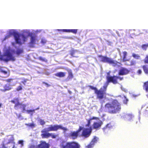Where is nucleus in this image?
<instances>
[{
    "label": "nucleus",
    "mask_w": 148,
    "mask_h": 148,
    "mask_svg": "<svg viewBox=\"0 0 148 148\" xmlns=\"http://www.w3.org/2000/svg\"><path fill=\"white\" fill-rule=\"evenodd\" d=\"M105 108L109 113L115 114L121 110V104L117 100L114 99L111 103H106L105 105Z\"/></svg>",
    "instance_id": "obj_1"
},
{
    "label": "nucleus",
    "mask_w": 148,
    "mask_h": 148,
    "mask_svg": "<svg viewBox=\"0 0 148 148\" xmlns=\"http://www.w3.org/2000/svg\"><path fill=\"white\" fill-rule=\"evenodd\" d=\"M98 57L100 58V61L101 62L108 63L111 64L112 66L115 67L118 66L120 63L116 60H114L113 59L108 57L106 56H104L102 55H99Z\"/></svg>",
    "instance_id": "obj_2"
},
{
    "label": "nucleus",
    "mask_w": 148,
    "mask_h": 148,
    "mask_svg": "<svg viewBox=\"0 0 148 148\" xmlns=\"http://www.w3.org/2000/svg\"><path fill=\"white\" fill-rule=\"evenodd\" d=\"M10 102L14 104V108L16 110H18L20 109L23 112L25 110L26 105L20 103L18 98H14L13 100H11Z\"/></svg>",
    "instance_id": "obj_3"
},
{
    "label": "nucleus",
    "mask_w": 148,
    "mask_h": 148,
    "mask_svg": "<svg viewBox=\"0 0 148 148\" xmlns=\"http://www.w3.org/2000/svg\"><path fill=\"white\" fill-rule=\"evenodd\" d=\"M107 86L104 85L99 90H97L95 93L96 95L97 98L99 99L104 98L106 95Z\"/></svg>",
    "instance_id": "obj_4"
},
{
    "label": "nucleus",
    "mask_w": 148,
    "mask_h": 148,
    "mask_svg": "<svg viewBox=\"0 0 148 148\" xmlns=\"http://www.w3.org/2000/svg\"><path fill=\"white\" fill-rule=\"evenodd\" d=\"M62 148H80V145L77 143L72 141L63 142L61 145Z\"/></svg>",
    "instance_id": "obj_5"
},
{
    "label": "nucleus",
    "mask_w": 148,
    "mask_h": 148,
    "mask_svg": "<svg viewBox=\"0 0 148 148\" xmlns=\"http://www.w3.org/2000/svg\"><path fill=\"white\" fill-rule=\"evenodd\" d=\"M13 136L11 135L8 140V142L6 143H3L2 144V148H14L15 143Z\"/></svg>",
    "instance_id": "obj_6"
},
{
    "label": "nucleus",
    "mask_w": 148,
    "mask_h": 148,
    "mask_svg": "<svg viewBox=\"0 0 148 148\" xmlns=\"http://www.w3.org/2000/svg\"><path fill=\"white\" fill-rule=\"evenodd\" d=\"M107 82L109 83L112 82L114 84L118 83L117 79H119L120 81L123 80V77H120L119 76L114 75L113 76H107L106 77Z\"/></svg>",
    "instance_id": "obj_7"
},
{
    "label": "nucleus",
    "mask_w": 148,
    "mask_h": 148,
    "mask_svg": "<svg viewBox=\"0 0 148 148\" xmlns=\"http://www.w3.org/2000/svg\"><path fill=\"white\" fill-rule=\"evenodd\" d=\"M1 59L3 61L7 62L9 61H14L15 59L12 54L8 52L2 55L1 57Z\"/></svg>",
    "instance_id": "obj_8"
},
{
    "label": "nucleus",
    "mask_w": 148,
    "mask_h": 148,
    "mask_svg": "<svg viewBox=\"0 0 148 148\" xmlns=\"http://www.w3.org/2000/svg\"><path fill=\"white\" fill-rule=\"evenodd\" d=\"M49 144L43 141H41L40 143L38 145L32 144L29 145L28 148H49Z\"/></svg>",
    "instance_id": "obj_9"
},
{
    "label": "nucleus",
    "mask_w": 148,
    "mask_h": 148,
    "mask_svg": "<svg viewBox=\"0 0 148 148\" xmlns=\"http://www.w3.org/2000/svg\"><path fill=\"white\" fill-rule=\"evenodd\" d=\"M92 127H90L89 128H84L80 136L85 138L88 137L90 135L92 131Z\"/></svg>",
    "instance_id": "obj_10"
},
{
    "label": "nucleus",
    "mask_w": 148,
    "mask_h": 148,
    "mask_svg": "<svg viewBox=\"0 0 148 148\" xmlns=\"http://www.w3.org/2000/svg\"><path fill=\"white\" fill-rule=\"evenodd\" d=\"M83 129V127L80 126L79 129L76 131L71 132L69 134V136L73 139H76L79 134L80 132Z\"/></svg>",
    "instance_id": "obj_11"
},
{
    "label": "nucleus",
    "mask_w": 148,
    "mask_h": 148,
    "mask_svg": "<svg viewBox=\"0 0 148 148\" xmlns=\"http://www.w3.org/2000/svg\"><path fill=\"white\" fill-rule=\"evenodd\" d=\"M130 70L125 67H121L119 70L118 74L120 75H124L128 74Z\"/></svg>",
    "instance_id": "obj_12"
},
{
    "label": "nucleus",
    "mask_w": 148,
    "mask_h": 148,
    "mask_svg": "<svg viewBox=\"0 0 148 148\" xmlns=\"http://www.w3.org/2000/svg\"><path fill=\"white\" fill-rule=\"evenodd\" d=\"M98 138L96 136H94L90 143L86 146L85 148H92L94 145L97 142Z\"/></svg>",
    "instance_id": "obj_13"
},
{
    "label": "nucleus",
    "mask_w": 148,
    "mask_h": 148,
    "mask_svg": "<svg viewBox=\"0 0 148 148\" xmlns=\"http://www.w3.org/2000/svg\"><path fill=\"white\" fill-rule=\"evenodd\" d=\"M46 129H44L41 131L42 134L41 136L42 138H47L51 136V134L48 132Z\"/></svg>",
    "instance_id": "obj_14"
},
{
    "label": "nucleus",
    "mask_w": 148,
    "mask_h": 148,
    "mask_svg": "<svg viewBox=\"0 0 148 148\" xmlns=\"http://www.w3.org/2000/svg\"><path fill=\"white\" fill-rule=\"evenodd\" d=\"M38 41V40L36 38V36H31V41L29 43L30 46L31 47H34V45L36 44V41Z\"/></svg>",
    "instance_id": "obj_15"
},
{
    "label": "nucleus",
    "mask_w": 148,
    "mask_h": 148,
    "mask_svg": "<svg viewBox=\"0 0 148 148\" xmlns=\"http://www.w3.org/2000/svg\"><path fill=\"white\" fill-rule=\"evenodd\" d=\"M14 36L16 43L20 45H21L22 43L21 40L20 38L19 34L18 33L15 32H14Z\"/></svg>",
    "instance_id": "obj_16"
},
{
    "label": "nucleus",
    "mask_w": 148,
    "mask_h": 148,
    "mask_svg": "<svg viewBox=\"0 0 148 148\" xmlns=\"http://www.w3.org/2000/svg\"><path fill=\"white\" fill-rule=\"evenodd\" d=\"M68 72V76L67 78L65 80L66 81H68L71 80L73 77V75L72 73L71 70H67Z\"/></svg>",
    "instance_id": "obj_17"
},
{
    "label": "nucleus",
    "mask_w": 148,
    "mask_h": 148,
    "mask_svg": "<svg viewBox=\"0 0 148 148\" xmlns=\"http://www.w3.org/2000/svg\"><path fill=\"white\" fill-rule=\"evenodd\" d=\"M12 52L14 53H16L17 55L19 56L23 53V51L22 48H18L16 49V51L12 50Z\"/></svg>",
    "instance_id": "obj_18"
},
{
    "label": "nucleus",
    "mask_w": 148,
    "mask_h": 148,
    "mask_svg": "<svg viewBox=\"0 0 148 148\" xmlns=\"http://www.w3.org/2000/svg\"><path fill=\"white\" fill-rule=\"evenodd\" d=\"M102 123L101 121L99 122H95L93 124V128L95 129H97L100 128L102 124Z\"/></svg>",
    "instance_id": "obj_19"
},
{
    "label": "nucleus",
    "mask_w": 148,
    "mask_h": 148,
    "mask_svg": "<svg viewBox=\"0 0 148 148\" xmlns=\"http://www.w3.org/2000/svg\"><path fill=\"white\" fill-rule=\"evenodd\" d=\"M123 56L122 57V61L123 62H125L129 60V59H127V52L126 51L123 52Z\"/></svg>",
    "instance_id": "obj_20"
},
{
    "label": "nucleus",
    "mask_w": 148,
    "mask_h": 148,
    "mask_svg": "<svg viewBox=\"0 0 148 148\" xmlns=\"http://www.w3.org/2000/svg\"><path fill=\"white\" fill-rule=\"evenodd\" d=\"M46 129V131L48 132L51 131H54L56 130V125H51L48 127L44 129Z\"/></svg>",
    "instance_id": "obj_21"
},
{
    "label": "nucleus",
    "mask_w": 148,
    "mask_h": 148,
    "mask_svg": "<svg viewBox=\"0 0 148 148\" xmlns=\"http://www.w3.org/2000/svg\"><path fill=\"white\" fill-rule=\"evenodd\" d=\"M143 88L146 92H148V80L144 83Z\"/></svg>",
    "instance_id": "obj_22"
},
{
    "label": "nucleus",
    "mask_w": 148,
    "mask_h": 148,
    "mask_svg": "<svg viewBox=\"0 0 148 148\" xmlns=\"http://www.w3.org/2000/svg\"><path fill=\"white\" fill-rule=\"evenodd\" d=\"M66 73L65 72H59L56 73V76L60 77H64L65 76Z\"/></svg>",
    "instance_id": "obj_23"
},
{
    "label": "nucleus",
    "mask_w": 148,
    "mask_h": 148,
    "mask_svg": "<svg viewBox=\"0 0 148 148\" xmlns=\"http://www.w3.org/2000/svg\"><path fill=\"white\" fill-rule=\"evenodd\" d=\"M142 68L143 69L144 73L148 74V66L147 65H144L142 66Z\"/></svg>",
    "instance_id": "obj_24"
},
{
    "label": "nucleus",
    "mask_w": 148,
    "mask_h": 148,
    "mask_svg": "<svg viewBox=\"0 0 148 148\" xmlns=\"http://www.w3.org/2000/svg\"><path fill=\"white\" fill-rule=\"evenodd\" d=\"M77 52V50L72 49L70 51V54L73 57L77 58V56H74L75 53Z\"/></svg>",
    "instance_id": "obj_25"
},
{
    "label": "nucleus",
    "mask_w": 148,
    "mask_h": 148,
    "mask_svg": "<svg viewBox=\"0 0 148 148\" xmlns=\"http://www.w3.org/2000/svg\"><path fill=\"white\" fill-rule=\"evenodd\" d=\"M25 125L28 127L31 128H33L36 126V124L33 122H32V123H26Z\"/></svg>",
    "instance_id": "obj_26"
},
{
    "label": "nucleus",
    "mask_w": 148,
    "mask_h": 148,
    "mask_svg": "<svg viewBox=\"0 0 148 148\" xmlns=\"http://www.w3.org/2000/svg\"><path fill=\"white\" fill-rule=\"evenodd\" d=\"M132 56L136 59L139 60L140 59V56L138 54L133 53Z\"/></svg>",
    "instance_id": "obj_27"
},
{
    "label": "nucleus",
    "mask_w": 148,
    "mask_h": 148,
    "mask_svg": "<svg viewBox=\"0 0 148 148\" xmlns=\"http://www.w3.org/2000/svg\"><path fill=\"white\" fill-rule=\"evenodd\" d=\"M4 88V89L5 91L10 90L12 88L10 84L5 85Z\"/></svg>",
    "instance_id": "obj_28"
},
{
    "label": "nucleus",
    "mask_w": 148,
    "mask_h": 148,
    "mask_svg": "<svg viewBox=\"0 0 148 148\" xmlns=\"http://www.w3.org/2000/svg\"><path fill=\"white\" fill-rule=\"evenodd\" d=\"M136 64V61L134 60H132L130 61V64H127L126 63L125 64L128 66H135Z\"/></svg>",
    "instance_id": "obj_29"
},
{
    "label": "nucleus",
    "mask_w": 148,
    "mask_h": 148,
    "mask_svg": "<svg viewBox=\"0 0 148 148\" xmlns=\"http://www.w3.org/2000/svg\"><path fill=\"white\" fill-rule=\"evenodd\" d=\"M109 125V124H108L106 127L103 128V131L105 133L107 132L109 130V127L108 126Z\"/></svg>",
    "instance_id": "obj_30"
},
{
    "label": "nucleus",
    "mask_w": 148,
    "mask_h": 148,
    "mask_svg": "<svg viewBox=\"0 0 148 148\" xmlns=\"http://www.w3.org/2000/svg\"><path fill=\"white\" fill-rule=\"evenodd\" d=\"M38 59L42 62H47V59L41 56H40L38 58Z\"/></svg>",
    "instance_id": "obj_31"
},
{
    "label": "nucleus",
    "mask_w": 148,
    "mask_h": 148,
    "mask_svg": "<svg viewBox=\"0 0 148 148\" xmlns=\"http://www.w3.org/2000/svg\"><path fill=\"white\" fill-rule=\"evenodd\" d=\"M145 106H142V109L143 110L144 113L145 114H148V107H147L146 109H145Z\"/></svg>",
    "instance_id": "obj_32"
},
{
    "label": "nucleus",
    "mask_w": 148,
    "mask_h": 148,
    "mask_svg": "<svg viewBox=\"0 0 148 148\" xmlns=\"http://www.w3.org/2000/svg\"><path fill=\"white\" fill-rule=\"evenodd\" d=\"M65 130L64 127H62L60 125H56V130Z\"/></svg>",
    "instance_id": "obj_33"
},
{
    "label": "nucleus",
    "mask_w": 148,
    "mask_h": 148,
    "mask_svg": "<svg viewBox=\"0 0 148 148\" xmlns=\"http://www.w3.org/2000/svg\"><path fill=\"white\" fill-rule=\"evenodd\" d=\"M126 117L128 119H132L134 117V116L132 114H128L127 115Z\"/></svg>",
    "instance_id": "obj_34"
},
{
    "label": "nucleus",
    "mask_w": 148,
    "mask_h": 148,
    "mask_svg": "<svg viewBox=\"0 0 148 148\" xmlns=\"http://www.w3.org/2000/svg\"><path fill=\"white\" fill-rule=\"evenodd\" d=\"M148 47V44H144L141 46V47L144 50H146Z\"/></svg>",
    "instance_id": "obj_35"
},
{
    "label": "nucleus",
    "mask_w": 148,
    "mask_h": 148,
    "mask_svg": "<svg viewBox=\"0 0 148 148\" xmlns=\"http://www.w3.org/2000/svg\"><path fill=\"white\" fill-rule=\"evenodd\" d=\"M18 144H20L21 147H22L24 145L23 141V140H19L18 142Z\"/></svg>",
    "instance_id": "obj_36"
},
{
    "label": "nucleus",
    "mask_w": 148,
    "mask_h": 148,
    "mask_svg": "<svg viewBox=\"0 0 148 148\" xmlns=\"http://www.w3.org/2000/svg\"><path fill=\"white\" fill-rule=\"evenodd\" d=\"M144 62L145 64H148V55L146 56L144 60Z\"/></svg>",
    "instance_id": "obj_37"
},
{
    "label": "nucleus",
    "mask_w": 148,
    "mask_h": 148,
    "mask_svg": "<svg viewBox=\"0 0 148 148\" xmlns=\"http://www.w3.org/2000/svg\"><path fill=\"white\" fill-rule=\"evenodd\" d=\"M58 31H62L63 32H70V29H57Z\"/></svg>",
    "instance_id": "obj_38"
},
{
    "label": "nucleus",
    "mask_w": 148,
    "mask_h": 148,
    "mask_svg": "<svg viewBox=\"0 0 148 148\" xmlns=\"http://www.w3.org/2000/svg\"><path fill=\"white\" fill-rule=\"evenodd\" d=\"M89 87L91 89L94 90H95V93L96 92V91H97V90H98L96 88L93 87V86H89Z\"/></svg>",
    "instance_id": "obj_39"
},
{
    "label": "nucleus",
    "mask_w": 148,
    "mask_h": 148,
    "mask_svg": "<svg viewBox=\"0 0 148 148\" xmlns=\"http://www.w3.org/2000/svg\"><path fill=\"white\" fill-rule=\"evenodd\" d=\"M77 29H70V32H72L74 34H76L77 32Z\"/></svg>",
    "instance_id": "obj_40"
},
{
    "label": "nucleus",
    "mask_w": 148,
    "mask_h": 148,
    "mask_svg": "<svg viewBox=\"0 0 148 148\" xmlns=\"http://www.w3.org/2000/svg\"><path fill=\"white\" fill-rule=\"evenodd\" d=\"M22 89V87L21 86H18L16 88V90L17 91H18L21 90Z\"/></svg>",
    "instance_id": "obj_41"
},
{
    "label": "nucleus",
    "mask_w": 148,
    "mask_h": 148,
    "mask_svg": "<svg viewBox=\"0 0 148 148\" xmlns=\"http://www.w3.org/2000/svg\"><path fill=\"white\" fill-rule=\"evenodd\" d=\"M35 110H27V112L28 113H31L32 114L33 113H34V112Z\"/></svg>",
    "instance_id": "obj_42"
},
{
    "label": "nucleus",
    "mask_w": 148,
    "mask_h": 148,
    "mask_svg": "<svg viewBox=\"0 0 148 148\" xmlns=\"http://www.w3.org/2000/svg\"><path fill=\"white\" fill-rule=\"evenodd\" d=\"M47 41L44 39H42L41 41V43L43 44L46 43Z\"/></svg>",
    "instance_id": "obj_43"
},
{
    "label": "nucleus",
    "mask_w": 148,
    "mask_h": 148,
    "mask_svg": "<svg viewBox=\"0 0 148 148\" xmlns=\"http://www.w3.org/2000/svg\"><path fill=\"white\" fill-rule=\"evenodd\" d=\"M125 99L123 100V103L125 104H127L128 101V100L126 98V97H125Z\"/></svg>",
    "instance_id": "obj_44"
},
{
    "label": "nucleus",
    "mask_w": 148,
    "mask_h": 148,
    "mask_svg": "<svg viewBox=\"0 0 148 148\" xmlns=\"http://www.w3.org/2000/svg\"><path fill=\"white\" fill-rule=\"evenodd\" d=\"M93 119H95L96 120H99V119L97 117H93L92 118L88 120H92Z\"/></svg>",
    "instance_id": "obj_45"
},
{
    "label": "nucleus",
    "mask_w": 148,
    "mask_h": 148,
    "mask_svg": "<svg viewBox=\"0 0 148 148\" xmlns=\"http://www.w3.org/2000/svg\"><path fill=\"white\" fill-rule=\"evenodd\" d=\"M28 80L27 79H24L23 81L21 82V83H23L24 85H25V83Z\"/></svg>",
    "instance_id": "obj_46"
},
{
    "label": "nucleus",
    "mask_w": 148,
    "mask_h": 148,
    "mask_svg": "<svg viewBox=\"0 0 148 148\" xmlns=\"http://www.w3.org/2000/svg\"><path fill=\"white\" fill-rule=\"evenodd\" d=\"M137 73L138 74L140 75L142 73V71L141 69H139L137 71Z\"/></svg>",
    "instance_id": "obj_47"
},
{
    "label": "nucleus",
    "mask_w": 148,
    "mask_h": 148,
    "mask_svg": "<svg viewBox=\"0 0 148 148\" xmlns=\"http://www.w3.org/2000/svg\"><path fill=\"white\" fill-rule=\"evenodd\" d=\"M42 83H43V84H45L46 85L47 87H48L50 86V85L48 84L47 83H46L45 82H43Z\"/></svg>",
    "instance_id": "obj_48"
},
{
    "label": "nucleus",
    "mask_w": 148,
    "mask_h": 148,
    "mask_svg": "<svg viewBox=\"0 0 148 148\" xmlns=\"http://www.w3.org/2000/svg\"><path fill=\"white\" fill-rule=\"evenodd\" d=\"M88 121V123L86 125H85V126H86L89 127L90 124V121Z\"/></svg>",
    "instance_id": "obj_49"
},
{
    "label": "nucleus",
    "mask_w": 148,
    "mask_h": 148,
    "mask_svg": "<svg viewBox=\"0 0 148 148\" xmlns=\"http://www.w3.org/2000/svg\"><path fill=\"white\" fill-rule=\"evenodd\" d=\"M1 72L2 73H3L5 74H6L7 73V71H3V70H1Z\"/></svg>",
    "instance_id": "obj_50"
},
{
    "label": "nucleus",
    "mask_w": 148,
    "mask_h": 148,
    "mask_svg": "<svg viewBox=\"0 0 148 148\" xmlns=\"http://www.w3.org/2000/svg\"><path fill=\"white\" fill-rule=\"evenodd\" d=\"M12 80V79H6V81L8 82H11Z\"/></svg>",
    "instance_id": "obj_51"
},
{
    "label": "nucleus",
    "mask_w": 148,
    "mask_h": 148,
    "mask_svg": "<svg viewBox=\"0 0 148 148\" xmlns=\"http://www.w3.org/2000/svg\"><path fill=\"white\" fill-rule=\"evenodd\" d=\"M51 137L52 138H56V136L54 135H52V134H51Z\"/></svg>",
    "instance_id": "obj_52"
},
{
    "label": "nucleus",
    "mask_w": 148,
    "mask_h": 148,
    "mask_svg": "<svg viewBox=\"0 0 148 148\" xmlns=\"http://www.w3.org/2000/svg\"><path fill=\"white\" fill-rule=\"evenodd\" d=\"M22 38L24 39V40H25V39L26 38V37L24 35H22Z\"/></svg>",
    "instance_id": "obj_53"
},
{
    "label": "nucleus",
    "mask_w": 148,
    "mask_h": 148,
    "mask_svg": "<svg viewBox=\"0 0 148 148\" xmlns=\"http://www.w3.org/2000/svg\"><path fill=\"white\" fill-rule=\"evenodd\" d=\"M21 115L20 114H19L18 115V116H17L19 118L20 117H21Z\"/></svg>",
    "instance_id": "obj_54"
},
{
    "label": "nucleus",
    "mask_w": 148,
    "mask_h": 148,
    "mask_svg": "<svg viewBox=\"0 0 148 148\" xmlns=\"http://www.w3.org/2000/svg\"><path fill=\"white\" fill-rule=\"evenodd\" d=\"M1 104L0 103V108H1Z\"/></svg>",
    "instance_id": "obj_55"
},
{
    "label": "nucleus",
    "mask_w": 148,
    "mask_h": 148,
    "mask_svg": "<svg viewBox=\"0 0 148 148\" xmlns=\"http://www.w3.org/2000/svg\"><path fill=\"white\" fill-rule=\"evenodd\" d=\"M146 96H147V98H148V94H147V95H146Z\"/></svg>",
    "instance_id": "obj_56"
},
{
    "label": "nucleus",
    "mask_w": 148,
    "mask_h": 148,
    "mask_svg": "<svg viewBox=\"0 0 148 148\" xmlns=\"http://www.w3.org/2000/svg\"><path fill=\"white\" fill-rule=\"evenodd\" d=\"M109 74H109V73H108V75H109Z\"/></svg>",
    "instance_id": "obj_57"
},
{
    "label": "nucleus",
    "mask_w": 148,
    "mask_h": 148,
    "mask_svg": "<svg viewBox=\"0 0 148 148\" xmlns=\"http://www.w3.org/2000/svg\"><path fill=\"white\" fill-rule=\"evenodd\" d=\"M20 119H23V118H21Z\"/></svg>",
    "instance_id": "obj_58"
},
{
    "label": "nucleus",
    "mask_w": 148,
    "mask_h": 148,
    "mask_svg": "<svg viewBox=\"0 0 148 148\" xmlns=\"http://www.w3.org/2000/svg\"><path fill=\"white\" fill-rule=\"evenodd\" d=\"M41 121V122H42V121Z\"/></svg>",
    "instance_id": "obj_59"
},
{
    "label": "nucleus",
    "mask_w": 148,
    "mask_h": 148,
    "mask_svg": "<svg viewBox=\"0 0 148 148\" xmlns=\"http://www.w3.org/2000/svg\"><path fill=\"white\" fill-rule=\"evenodd\" d=\"M107 85H108V84H107V85H106L107 86Z\"/></svg>",
    "instance_id": "obj_60"
}]
</instances>
